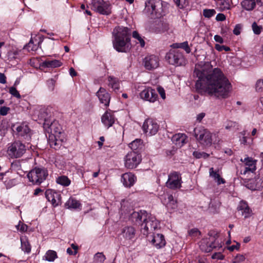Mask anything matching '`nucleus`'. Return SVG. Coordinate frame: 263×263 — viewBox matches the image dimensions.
<instances>
[{
	"label": "nucleus",
	"instance_id": "24",
	"mask_svg": "<svg viewBox=\"0 0 263 263\" xmlns=\"http://www.w3.org/2000/svg\"><path fill=\"white\" fill-rule=\"evenodd\" d=\"M136 180V177L132 173H124L121 177V182L124 186L127 187H130L133 186Z\"/></svg>",
	"mask_w": 263,
	"mask_h": 263
},
{
	"label": "nucleus",
	"instance_id": "45",
	"mask_svg": "<svg viewBox=\"0 0 263 263\" xmlns=\"http://www.w3.org/2000/svg\"><path fill=\"white\" fill-rule=\"evenodd\" d=\"M9 92L13 97L17 99L21 98V95L19 92L16 90L15 86H12L9 88Z\"/></svg>",
	"mask_w": 263,
	"mask_h": 263
},
{
	"label": "nucleus",
	"instance_id": "10",
	"mask_svg": "<svg viewBox=\"0 0 263 263\" xmlns=\"http://www.w3.org/2000/svg\"><path fill=\"white\" fill-rule=\"evenodd\" d=\"M90 8L101 14L108 15L111 13L110 4L103 0H92Z\"/></svg>",
	"mask_w": 263,
	"mask_h": 263
},
{
	"label": "nucleus",
	"instance_id": "50",
	"mask_svg": "<svg viewBox=\"0 0 263 263\" xmlns=\"http://www.w3.org/2000/svg\"><path fill=\"white\" fill-rule=\"evenodd\" d=\"M176 139L177 141H179V142H181L182 143H185V141L186 140V136L184 134H178V135L175 136Z\"/></svg>",
	"mask_w": 263,
	"mask_h": 263
},
{
	"label": "nucleus",
	"instance_id": "39",
	"mask_svg": "<svg viewBox=\"0 0 263 263\" xmlns=\"http://www.w3.org/2000/svg\"><path fill=\"white\" fill-rule=\"evenodd\" d=\"M132 35L134 39H136L138 41V42H137V43H139L140 44L141 47H144L145 42L143 39L140 36V35L137 31H134L133 32Z\"/></svg>",
	"mask_w": 263,
	"mask_h": 263
},
{
	"label": "nucleus",
	"instance_id": "59",
	"mask_svg": "<svg viewBox=\"0 0 263 263\" xmlns=\"http://www.w3.org/2000/svg\"><path fill=\"white\" fill-rule=\"evenodd\" d=\"M214 39L215 41L218 43L221 44L223 42V39L219 35H215L214 37Z\"/></svg>",
	"mask_w": 263,
	"mask_h": 263
},
{
	"label": "nucleus",
	"instance_id": "14",
	"mask_svg": "<svg viewBox=\"0 0 263 263\" xmlns=\"http://www.w3.org/2000/svg\"><path fill=\"white\" fill-rule=\"evenodd\" d=\"M199 247L202 252H210L213 249L216 248H220L221 246L218 242L210 238H206L202 239L199 242Z\"/></svg>",
	"mask_w": 263,
	"mask_h": 263
},
{
	"label": "nucleus",
	"instance_id": "49",
	"mask_svg": "<svg viewBox=\"0 0 263 263\" xmlns=\"http://www.w3.org/2000/svg\"><path fill=\"white\" fill-rule=\"evenodd\" d=\"M253 32L256 34H259L261 32V27L258 26L255 22H254L252 25Z\"/></svg>",
	"mask_w": 263,
	"mask_h": 263
},
{
	"label": "nucleus",
	"instance_id": "43",
	"mask_svg": "<svg viewBox=\"0 0 263 263\" xmlns=\"http://www.w3.org/2000/svg\"><path fill=\"white\" fill-rule=\"evenodd\" d=\"M193 156L197 159H200L201 158H203L204 159L207 158L209 156V154L205 153L204 152H200L198 151H195L193 154Z\"/></svg>",
	"mask_w": 263,
	"mask_h": 263
},
{
	"label": "nucleus",
	"instance_id": "31",
	"mask_svg": "<svg viewBox=\"0 0 263 263\" xmlns=\"http://www.w3.org/2000/svg\"><path fill=\"white\" fill-rule=\"evenodd\" d=\"M56 182L64 187L69 186L71 183V180L67 176L61 175L56 178Z\"/></svg>",
	"mask_w": 263,
	"mask_h": 263
},
{
	"label": "nucleus",
	"instance_id": "15",
	"mask_svg": "<svg viewBox=\"0 0 263 263\" xmlns=\"http://www.w3.org/2000/svg\"><path fill=\"white\" fill-rule=\"evenodd\" d=\"M159 125L157 122L152 119L145 120L142 129L147 135L152 136L155 135L158 131Z\"/></svg>",
	"mask_w": 263,
	"mask_h": 263
},
{
	"label": "nucleus",
	"instance_id": "56",
	"mask_svg": "<svg viewBox=\"0 0 263 263\" xmlns=\"http://www.w3.org/2000/svg\"><path fill=\"white\" fill-rule=\"evenodd\" d=\"M226 18V16L223 13H218L216 16L217 21H223Z\"/></svg>",
	"mask_w": 263,
	"mask_h": 263
},
{
	"label": "nucleus",
	"instance_id": "48",
	"mask_svg": "<svg viewBox=\"0 0 263 263\" xmlns=\"http://www.w3.org/2000/svg\"><path fill=\"white\" fill-rule=\"evenodd\" d=\"M256 90L257 91H263V79L259 80L256 84Z\"/></svg>",
	"mask_w": 263,
	"mask_h": 263
},
{
	"label": "nucleus",
	"instance_id": "21",
	"mask_svg": "<svg viewBox=\"0 0 263 263\" xmlns=\"http://www.w3.org/2000/svg\"><path fill=\"white\" fill-rule=\"evenodd\" d=\"M116 120L114 112L110 110H106L101 117L102 123L107 128L111 127Z\"/></svg>",
	"mask_w": 263,
	"mask_h": 263
},
{
	"label": "nucleus",
	"instance_id": "16",
	"mask_svg": "<svg viewBox=\"0 0 263 263\" xmlns=\"http://www.w3.org/2000/svg\"><path fill=\"white\" fill-rule=\"evenodd\" d=\"M140 98L143 100L154 103L158 99L157 91L152 87L145 88L140 93Z\"/></svg>",
	"mask_w": 263,
	"mask_h": 263
},
{
	"label": "nucleus",
	"instance_id": "33",
	"mask_svg": "<svg viewBox=\"0 0 263 263\" xmlns=\"http://www.w3.org/2000/svg\"><path fill=\"white\" fill-rule=\"evenodd\" d=\"M129 147L133 150L132 151L138 152L139 148H141L142 146V141L141 139H136L132 141L129 144Z\"/></svg>",
	"mask_w": 263,
	"mask_h": 263
},
{
	"label": "nucleus",
	"instance_id": "32",
	"mask_svg": "<svg viewBox=\"0 0 263 263\" xmlns=\"http://www.w3.org/2000/svg\"><path fill=\"white\" fill-rule=\"evenodd\" d=\"M22 250L25 253H29L31 252V246L28 240L26 238L21 239Z\"/></svg>",
	"mask_w": 263,
	"mask_h": 263
},
{
	"label": "nucleus",
	"instance_id": "12",
	"mask_svg": "<svg viewBox=\"0 0 263 263\" xmlns=\"http://www.w3.org/2000/svg\"><path fill=\"white\" fill-rule=\"evenodd\" d=\"M26 152V147L24 144L18 141L13 142L8 149V153L12 158H20Z\"/></svg>",
	"mask_w": 263,
	"mask_h": 263
},
{
	"label": "nucleus",
	"instance_id": "11",
	"mask_svg": "<svg viewBox=\"0 0 263 263\" xmlns=\"http://www.w3.org/2000/svg\"><path fill=\"white\" fill-rule=\"evenodd\" d=\"M136 234L137 231L135 227L126 226L121 229L119 236L121 239H123L124 242L129 243L134 241Z\"/></svg>",
	"mask_w": 263,
	"mask_h": 263
},
{
	"label": "nucleus",
	"instance_id": "41",
	"mask_svg": "<svg viewBox=\"0 0 263 263\" xmlns=\"http://www.w3.org/2000/svg\"><path fill=\"white\" fill-rule=\"evenodd\" d=\"M177 6L180 9H183L189 5V0H174Z\"/></svg>",
	"mask_w": 263,
	"mask_h": 263
},
{
	"label": "nucleus",
	"instance_id": "26",
	"mask_svg": "<svg viewBox=\"0 0 263 263\" xmlns=\"http://www.w3.org/2000/svg\"><path fill=\"white\" fill-rule=\"evenodd\" d=\"M108 86L115 92L120 89V81L119 79L113 76H109L107 78Z\"/></svg>",
	"mask_w": 263,
	"mask_h": 263
},
{
	"label": "nucleus",
	"instance_id": "51",
	"mask_svg": "<svg viewBox=\"0 0 263 263\" xmlns=\"http://www.w3.org/2000/svg\"><path fill=\"white\" fill-rule=\"evenodd\" d=\"M215 49L219 51H221L223 50H224L225 51H228L230 50V49L229 47L224 46L223 45H220L219 44H216Z\"/></svg>",
	"mask_w": 263,
	"mask_h": 263
},
{
	"label": "nucleus",
	"instance_id": "17",
	"mask_svg": "<svg viewBox=\"0 0 263 263\" xmlns=\"http://www.w3.org/2000/svg\"><path fill=\"white\" fill-rule=\"evenodd\" d=\"M45 196L47 199L50 202L54 207L61 203V194L53 190L48 189L45 192Z\"/></svg>",
	"mask_w": 263,
	"mask_h": 263
},
{
	"label": "nucleus",
	"instance_id": "53",
	"mask_svg": "<svg viewBox=\"0 0 263 263\" xmlns=\"http://www.w3.org/2000/svg\"><path fill=\"white\" fill-rule=\"evenodd\" d=\"M47 83L49 89L51 91L53 90L54 87V85H55V82L53 80V79H51L48 80L47 81Z\"/></svg>",
	"mask_w": 263,
	"mask_h": 263
},
{
	"label": "nucleus",
	"instance_id": "8",
	"mask_svg": "<svg viewBox=\"0 0 263 263\" xmlns=\"http://www.w3.org/2000/svg\"><path fill=\"white\" fill-rule=\"evenodd\" d=\"M166 60L169 64L176 66H182L186 61L182 53L177 49H171L165 56Z\"/></svg>",
	"mask_w": 263,
	"mask_h": 263
},
{
	"label": "nucleus",
	"instance_id": "36",
	"mask_svg": "<svg viewBox=\"0 0 263 263\" xmlns=\"http://www.w3.org/2000/svg\"><path fill=\"white\" fill-rule=\"evenodd\" d=\"M157 26L155 30L157 33L163 32L168 29V25L165 23L160 22L157 24Z\"/></svg>",
	"mask_w": 263,
	"mask_h": 263
},
{
	"label": "nucleus",
	"instance_id": "9",
	"mask_svg": "<svg viewBox=\"0 0 263 263\" xmlns=\"http://www.w3.org/2000/svg\"><path fill=\"white\" fill-rule=\"evenodd\" d=\"M141 160V156L138 152H128L124 158L125 167L128 169L136 168L140 163Z\"/></svg>",
	"mask_w": 263,
	"mask_h": 263
},
{
	"label": "nucleus",
	"instance_id": "6",
	"mask_svg": "<svg viewBox=\"0 0 263 263\" xmlns=\"http://www.w3.org/2000/svg\"><path fill=\"white\" fill-rule=\"evenodd\" d=\"M48 176L47 170L44 167H35L27 174L29 181L34 185H40Z\"/></svg>",
	"mask_w": 263,
	"mask_h": 263
},
{
	"label": "nucleus",
	"instance_id": "27",
	"mask_svg": "<svg viewBox=\"0 0 263 263\" xmlns=\"http://www.w3.org/2000/svg\"><path fill=\"white\" fill-rule=\"evenodd\" d=\"M242 8L246 11H251L256 7L255 0H242L240 3Z\"/></svg>",
	"mask_w": 263,
	"mask_h": 263
},
{
	"label": "nucleus",
	"instance_id": "61",
	"mask_svg": "<svg viewBox=\"0 0 263 263\" xmlns=\"http://www.w3.org/2000/svg\"><path fill=\"white\" fill-rule=\"evenodd\" d=\"M0 83L2 84H5L6 83V77L2 73H0Z\"/></svg>",
	"mask_w": 263,
	"mask_h": 263
},
{
	"label": "nucleus",
	"instance_id": "28",
	"mask_svg": "<svg viewBox=\"0 0 263 263\" xmlns=\"http://www.w3.org/2000/svg\"><path fill=\"white\" fill-rule=\"evenodd\" d=\"M209 174L210 176L213 178L217 184L219 185L225 183L224 179L221 177L218 171H214L213 167L210 168Z\"/></svg>",
	"mask_w": 263,
	"mask_h": 263
},
{
	"label": "nucleus",
	"instance_id": "13",
	"mask_svg": "<svg viewBox=\"0 0 263 263\" xmlns=\"http://www.w3.org/2000/svg\"><path fill=\"white\" fill-rule=\"evenodd\" d=\"M181 174L176 172L171 173L168 176L166 186L171 189H177L181 187L182 180Z\"/></svg>",
	"mask_w": 263,
	"mask_h": 263
},
{
	"label": "nucleus",
	"instance_id": "42",
	"mask_svg": "<svg viewBox=\"0 0 263 263\" xmlns=\"http://www.w3.org/2000/svg\"><path fill=\"white\" fill-rule=\"evenodd\" d=\"M216 13L214 9H205L203 10V15L206 18H211Z\"/></svg>",
	"mask_w": 263,
	"mask_h": 263
},
{
	"label": "nucleus",
	"instance_id": "52",
	"mask_svg": "<svg viewBox=\"0 0 263 263\" xmlns=\"http://www.w3.org/2000/svg\"><path fill=\"white\" fill-rule=\"evenodd\" d=\"M10 108L6 106L1 107L0 108V115L2 116H6L7 115Z\"/></svg>",
	"mask_w": 263,
	"mask_h": 263
},
{
	"label": "nucleus",
	"instance_id": "23",
	"mask_svg": "<svg viewBox=\"0 0 263 263\" xmlns=\"http://www.w3.org/2000/svg\"><path fill=\"white\" fill-rule=\"evenodd\" d=\"M16 130L18 137H21L27 141L30 140V129L27 124L25 123L21 124L16 127Z\"/></svg>",
	"mask_w": 263,
	"mask_h": 263
},
{
	"label": "nucleus",
	"instance_id": "44",
	"mask_svg": "<svg viewBox=\"0 0 263 263\" xmlns=\"http://www.w3.org/2000/svg\"><path fill=\"white\" fill-rule=\"evenodd\" d=\"M16 229L21 232H25L27 231L28 226L25 223L21 222V221H19L18 224L16 226Z\"/></svg>",
	"mask_w": 263,
	"mask_h": 263
},
{
	"label": "nucleus",
	"instance_id": "40",
	"mask_svg": "<svg viewBox=\"0 0 263 263\" xmlns=\"http://www.w3.org/2000/svg\"><path fill=\"white\" fill-rule=\"evenodd\" d=\"M173 46L176 48H180L184 49L187 53L191 52V49L189 46L187 42H184L181 43L174 44Z\"/></svg>",
	"mask_w": 263,
	"mask_h": 263
},
{
	"label": "nucleus",
	"instance_id": "35",
	"mask_svg": "<svg viewBox=\"0 0 263 263\" xmlns=\"http://www.w3.org/2000/svg\"><path fill=\"white\" fill-rule=\"evenodd\" d=\"M167 202L166 203V207L168 209H176L177 205V202L174 199V197L172 195H168L167 197Z\"/></svg>",
	"mask_w": 263,
	"mask_h": 263
},
{
	"label": "nucleus",
	"instance_id": "64",
	"mask_svg": "<svg viewBox=\"0 0 263 263\" xmlns=\"http://www.w3.org/2000/svg\"><path fill=\"white\" fill-rule=\"evenodd\" d=\"M69 73H70V75L71 76V77H75L77 76V72L75 71V70L72 67H71L69 69Z\"/></svg>",
	"mask_w": 263,
	"mask_h": 263
},
{
	"label": "nucleus",
	"instance_id": "46",
	"mask_svg": "<svg viewBox=\"0 0 263 263\" xmlns=\"http://www.w3.org/2000/svg\"><path fill=\"white\" fill-rule=\"evenodd\" d=\"M189 235L192 237H198L200 235V232L196 228L192 229L188 231Z\"/></svg>",
	"mask_w": 263,
	"mask_h": 263
},
{
	"label": "nucleus",
	"instance_id": "57",
	"mask_svg": "<svg viewBox=\"0 0 263 263\" xmlns=\"http://www.w3.org/2000/svg\"><path fill=\"white\" fill-rule=\"evenodd\" d=\"M223 257V255L220 253H216L212 256L213 259H222Z\"/></svg>",
	"mask_w": 263,
	"mask_h": 263
},
{
	"label": "nucleus",
	"instance_id": "55",
	"mask_svg": "<svg viewBox=\"0 0 263 263\" xmlns=\"http://www.w3.org/2000/svg\"><path fill=\"white\" fill-rule=\"evenodd\" d=\"M157 91L159 92L161 97L163 99H165V98H166L165 93V91H164V89H163V88H162V87H160V86L158 87Z\"/></svg>",
	"mask_w": 263,
	"mask_h": 263
},
{
	"label": "nucleus",
	"instance_id": "25",
	"mask_svg": "<svg viewBox=\"0 0 263 263\" xmlns=\"http://www.w3.org/2000/svg\"><path fill=\"white\" fill-rule=\"evenodd\" d=\"M237 210L241 212V215L244 216L245 218H249L252 215V210L245 201H241L239 202Z\"/></svg>",
	"mask_w": 263,
	"mask_h": 263
},
{
	"label": "nucleus",
	"instance_id": "58",
	"mask_svg": "<svg viewBox=\"0 0 263 263\" xmlns=\"http://www.w3.org/2000/svg\"><path fill=\"white\" fill-rule=\"evenodd\" d=\"M239 247H240V244L237 243L236 245H232V246L229 247L228 249L230 251H233L234 250H239Z\"/></svg>",
	"mask_w": 263,
	"mask_h": 263
},
{
	"label": "nucleus",
	"instance_id": "7",
	"mask_svg": "<svg viewBox=\"0 0 263 263\" xmlns=\"http://www.w3.org/2000/svg\"><path fill=\"white\" fill-rule=\"evenodd\" d=\"M195 137L199 142L204 146L212 144V133L202 126L196 127L194 130Z\"/></svg>",
	"mask_w": 263,
	"mask_h": 263
},
{
	"label": "nucleus",
	"instance_id": "54",
	"mask_svg": "<svg viewBox=\"0 0 263 263\" xmlns=\"http://www.w3.org/2000/svg\"><path fill=\"white\" fill-rule=\"evenodd\" d=\"M255 181L256 182V184L254 190H259L260 188L263 187V181L261 179H257Z\"/></svg>",
	"mask_w": 263,
	"mask_h": 263
},
{
	"label": "nucleus",
	"instance_id": "34",
	"mask_svg": "<svg viewBox=\"0 0 263 263\" xmlns=\"http://www.w3.org/2000/svg\"><path fill=\"white\" fill-rule=\"evenodd\" d=\"M58 257L57 252L53 250H48L44 258L48 261H53Z\"/></svg>",
	"mask_w": 263,
	"mask_h": 263
},
{
	"label": "nucleus",
	"instance_id": "4",
	"mask_svg": "<svg viewBox=\"0 0 263 263\" xmlns=\"http://www.w3.org/2000/svg\"><path fill=\"white\" fill-rule=\"evenodd\" d=\"M166 3L162 0H148L145 3L144 12L151 19L160 18L166 13Z\"/></svg>",
	"mask_w": 263,
	"mask_h": 263
},
{
	"label": "nucleus",
	"instance_id": "1",
	"mask_svg": "<svg viewBox=\"0 0 263 263\" xmlns=\"http://www.w3.org/2000/svg\"><path fill=\"white\" fill-rule=\"evenodd\" d=\"M194 74L198 78L195 84L198 93L217 98L228 97L231 84L220 69H213L211 64L206 62L196 65Z\"/></svg>",
	"mask_w": 263,
	"mask_h": 263
},
{
	"label": "nucleus",
	"instance_id": "3",
	"mask_svg": "<svg viewBox=\"0 0 263 263\" xmlns=\"http://www.w3.org/2000/svg\"><path fill=\"white\" fill-rule=\"evenodd\" d=\"M114 48L119 52H127L131 48V30L124 26L115 27L112 32Z\"/></svg>",
	"mask_w": 263,
	"mask_h": 263
},
{
	"label": "nucleus",
	"instance_id": "63",
	"mask_svg": "<svg viewBox=\"0 0 263 263\" xmlns=\"http://www.w3.org/2000/svg\"><path fill=\"white\" fill-rule=\"evenodd\" d=\"M100 141L98 142V144L99 146V148H101L103 144V142L105 141L104 137L103 136H101L100 137Z\"/></svg>",
	"mask_w": 263,
	"mask_h": 263
},
{
	"label": "nucleus",
	"instance_id": "30",
	"mask_svg": "<svg viewBox=\"0 0 263 263\" xmlns=\"http://www.w3.org/2000/svg\"><path fill=\"white\" fill-rule=\"evenodd\" d=\"M61 62L57 60H47L43 61L42 64V66L48 68H56L61 66Z\"/></svg>",
	"mask_w": 263,
	"mask_h": 263
},
{
	"label": "nucleus",
	"instance_id": "38",
	"mask_svg": "<svg viewBox=\"0 0 263 263\" xmlns=\"http://www.w3.org/2000/svg\"><path fill=\"white\" fill-rule=\"evenodd\" d=\"M39 48V45L34 44L33 42L31 40L30 42L25 46L24 49L27 50L28 51H35Z\"/></svg>",
	"mask_w": 263,
	"mask_h": 263
},
{
	"label": "nucleus",
	"instance_id": "2",
	"mask_svg": "<svg viewBox=\"0 0 263 263\" xmlns=\"http://www.w3.org/2000/svg\"><path fill=\"white\" fill-rule=\"evenodd\" d=\"M134 204L130 199L122 200L121 202V214L124 218L128 217L132 222L140 225L141 232L147 237L160 228V223L156 217L148 215L145 211L133 212Z\"/></svg>",
	"mask_w": 263,
	"mask_h": 263
},
{
	"label": "nucleus",
	"instance_id": "5",
	"mask_svg": "<svg viewBox=\"0 0 263 263\" xmlns=\"http://www.w3.org/2000/svg\"><path fill=\"white\" fill-rule=\"evenodd\" d=\"M49 129L50 130L48 138L50 146L56 150L60 148L65 140L62 126L58 121H54L50 124Z\"/></svg>",
	"mask_w": 263,
	"mask_h": 263
},
{
	"label": "nucleus",
	"instance_id": "47",
	"mask_svg": "<svg viewBox=\"0 0 263 263\" xmlns=\"http://www.w3.org/2000/svg\"><path fill=\"white\" fill-rule=\"evenodd\" d=\"M246 259L245 256L242 254H237L234 259V263H241Z\"/></svg>",
	"mask_w": 263,
	"mask_h": 263
},
{
	"label": "nucleus",
	"instance_id": "20",
	"mask_svg": "<svg viewBox=\"0 0 263 263\" xmlns=\"http://www.w3.org/2000/svg\"><path fill=\"white\" fill-rule=\"evenodd\" d=\"M143 64L144 67L147 70H152L157 68L159 64V58L155 55L146 56L144 60Z\"/></svg>",
	"mask_w": 263,
	"mask_h": 263
},
{
	"label": "nucleus",
	"instance_id": "29",
	"mask_svg": "<svg viewBox=\"0 0 263 263\" xmlns=\"http://www.w3.org/2000/svg\"><path fill=\"white\" fill-rule=\"evenodd\" d=\"M65 205L67 209H80L81 206V204L78 200L71 197L67 201Z\"/></svg>",
	"mask_w": 263,
	"mask_h": 263
},
{
	"label": "nucleus",
	"instance_id": "62",
	"mask_svg": "<svg viewBox=\"0 0 263 263\" xmlns=\"http://www.w3.org/2000/svg\"><path fill=\"white\" fill-rule=\"evenodd\" d=\"M239 30H240V27L239 26V25H237L233 30L234 34L235 35H239L240 33Z\"/></svg>",
	"mask_w": 263,
	"mask_h": 263
},
{
	"label": "nucleus",
	"instance_id": "37",
	"mask_svg": "<svg viewBox=\"0 0 263 263\" xmlns=\"http://www.w3.org/2000/svg\"><path fill=\"white\" fill-rule=\"evenodd\" d=\"M106 257L103 253L98 252L94 255L93 261L95 263H103Z\"/></svg>",
	"mask_w": 263,
	"mask_h": 263
},
{
	"label": "nucleus",
	"instance_id": "60",
	"mask_svg": "<svg viewBox=\"0 0 263 263\" xmlns=\"http://www.w3.org/2000/svg\"><path fill=\"white\" fill-rule=\"evenodd\" d=\"M205 114L204 112H201V113L199 114L197 116L196 120L197 121L200 122L201 121V120H202V119L205 117Z\"/></svg>",
	"mask_w": 263,
	"mask_h": 263
},
{
	"label": "nucleus",
	"instance_id": "22",
	"mask_svg": "<svg viewBox=\"0 0 263 263\" xmlns=\"http://www.w3.org/2000/svg\"><path fill=\"white\" fill-rule=\"evenodd\" d=\"M96 95L101 103L103 104L106 107L109 106L110 96L105 88L100 87L97 92Z\"/></svg>",
	"mask_w": 263,
	"mask_h": 263
},
{
	"label": "nucleus",
	"instance_id": "19",
	"mask_svg": "<svg viewBox=\"0 0 263 263\" xmlns=\"http://www.w3.org/2000/svg\"><path fill=\"white\" fill-rule=\"evenodd\" d=\"M147 237L148 239L157 249L163 247L166 244L164 237L162 234L154 233L152 235H148Z\"/></svg>",
	"mask_w": 263,
	"mask_h": 263
},
{
	"label": "nucleus",
	"instance_id": "18",
	"mask_svg": "<svg viewBox=\"0 0 263 263\" xmlns=\"http://www.w3.org/2000/svg\"><path fill=\"white\" fill-rule=\"evenodd\" d=\"M240 161L244 162L245 166L242 168L240 173L241 174L245 175L248 172L253 173L256 170V161L250 157L245 158L243 160L240 159Z\"/></svg>",
	"mask_w": 263,
	"mask_h": 263
}]
</instances>
